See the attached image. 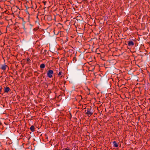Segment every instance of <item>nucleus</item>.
I'll return each mask as SVG.
<instances>
[{
  "mask_svg": "<svg viewBox=\"0 0 150 150\" xmlns=\"http://www.w3.org/2000/svg\"><path fill=\"white\" fill-rule=\"evenodd\" d=\"M18 17H19V15H18Z\"/></svg>",
  "mask_w": 150,
  "mask_h": 150,
  "instance_id": "obj_21",
  "label": "nucleus"
},
{
  "mask_svg": "<svg viewBox=\"0 0 150 150\" xmlns=\"http://www.w3.org/2000/svg\"><path fill=\"white\" fill-rule=\"evenodd\" d=\"M128 45L129 46H133L134 45V43L132 41H129L128 42Z\"/></svg>",
  "mask_w": 150,
  "mask_h": 150,
  "instance_id": "obj_7",
  "label": "nucleus"
},
{
  "mask_svg": "<svg viewBox=\"0 0 150 150\" xmlns=\"http://www.w3.org/2000/svg\"><path fill=\"white\" fill-rule=\"evenodd\" d=\"M53 73V71L51 69L49 70L47 72V76L50 78H52V74Z\"/></svg>",
  "mask_w": 150,
  "mask_h": 150,
  "instance_id": "obj_2",
  "label": "nucleus"
},
{
  "mask_svg": "<svg viewBox=\"0 0 150 150\" xmlns=\"http://www.w3.org/2000/svg\"><path fill=\"white\" fill-rule=\"evenodd\" d=\"M77 60V59H76V58L75 56L73 57V59L71 61V62L73 63H74Z\"/></svg>",
  "mask_w": 150,
  "mask_h": 150,
  "instance_id": "obj_10",
  "label": "nucleus"
},
{
  "mask_svg": "<svg viewBox=\"0 0 150 150\" xmlns=\"http://www.w3.org/2000/svg\"><path fill=\"white\" fill-rule=\"evenodd\" d=\"M44 5H45L46 3V2L45 1V2H44Z\"/></svg>",
  "mask_w": 150,
  "mask_h": 150,
  "instance_id": "obj_19",
  "label": "nucleus"
},
{
  "mask_svg": "<svg viewBox=\"0 0 150 150\" xmlns=\"http://www.w3.org/2000/svg\"><path fill=\"white\" fill-rule=\"evenodd\" d=\"M10 90V88L8 87H6L4 89V91L5 92H8Z\"/></svg>",
  "mask_w": 150,
  "mask_h": 150,
  "instance_id": "obj_12",
  "label": "nucleus"
},
{
  "mask_svg": "<svg viewBox=\"0 0 150 150\" xmlns=\"http://www.w3.org/2000/svg\"><path fill=\"white\" fill-rule=\"evenodd\" d=\"M40 68L42 69H44L45 67V64H41L40 66Z\"/></svg>",
  "mask_w": 150,
  "mask_h": 150,
  "instance_id": "obj_13",
  "label": "nucleus"
},
{
  "mask_svg": "<svg viewBox=\"0 0 150 150\" xmlns=\"http://www.w3.org/2000/svg\"><path fill=\"white\" fill-rule=\"evenodd\" d=\"M7 66L5 64H3L1 65V69L3 70H5Z\"/></svg>",
  "mask_w": 150,
  "mask_h": 150,
  "instance_id": "obj_9",
  "label": "nucleus"
},
{
  "mask_svg": "<svg viewBox=\"0 0 150 150\" xmlns=\"http://www.w3.org/2000/svg\"><path fill=\"white\" fill-rule=\"evenodd\" d=\"M22 136H20V138H19V139H22Z\"/></svg>",
  "mask_w": 150,
  "mask_h": 150,
  "instance_id": "obj_17",
  "label": "nucleus"
},
{
  "mask_svg": "<svg viewBox=\"0 0 150 150\" xmlns=\"http://www.w3.org/2000/svg\"><path fill=\"white\" fill-rule=\"evenodd\" d=\"M19 128H20L21 129V125H20L19 124Z\"/></svg>",
  "mask_w": 150,
  "mask_h": 150,
  "instance_id": "obj_20",
  "label": "nucleus"
},
{
  "mask_svg": "<svg viewBox=\"0 0 150 150\" xmlns=\"http://www.w3.org/2000/svg\"><path fill=\"white\" fill-rule=\"evenodd\" d=\"M54 33L55 35H58V36L59 37H60L61 35V31H59L57 33H56V30H54Z\"/></svg>",
  "mask_w": 150,
  "mask_h": 150,
  "instance_id": "obj_5",
  "label": "nucleus"
},
{
  "mask_svg": "<svg viewBox=\"0 0 150 150\" xmlns=\"http://www.w3.org/2000/svg\"><path fill=\"white\" fill-rule=\"evenodd\" d=\"M19 3H20V1H19Z\"/></svg>",
  "mask_w": 150,
  "mask_h": 150,
  "instance_id": "obj_22",
  "label": "nucleus"
},
{
  "mask_svg": "<svg viewBox=\"0 0 150 150\" xmlns=\"http://www.w3.org/2000/svg\"><path fill=\"white\" fill-rule=\"evenodd\" d=\"M62 71H60V72H59L58 74V75L59 76H60L62 75Z\"/></svg>",
  "mask_w": 150,
  "mask_h": 150,
  "instance_id": "obj_14",
  "label": "nucleus"
},
{
  "mask_svg": "<svg viewBox=\"0 0 150 150\" xmlns=\"http://www.w3.org/2000/svg\"><path fill=\"white\" fill-rule=\"evenodd\" d=\"M25 130V129L24 128V127H23V129H22L21 130V131H24Z\"/></svg>",
  "mask_w": 150,
  "mask_h": 150,
  "instance_id": "obj_16",
  "label": "nucleus"
},
{
  "mask_svg": "<svg viewBox=\"0 0 150 150\" xmlns=\"http://www.w3.org/2000/svg\"><path fill=\"white\" fill-rule=\"evenodd\" d=\"M30 129L32 132H34L35 131V127L33 126H31Z\"/></svg>",
  "mask_w": 150,
  "mask_h": 150,
  "instance_id": "obj_11",
  "label": "nucleus"
},
{
  "mask_svg": "<svg viewBox=\"0 0 150 150\" xmlns=\"http://www.w3.org/2000/svg\"><path fill=\"white\" fill-rule=\"evenodd\" d=\"M65 150H69V149L66 148L65 149Z\"/></svg>",
  "mask_w": 150,
  "mask_h": 150,
  "instance_id": "obj_18",
  "label": "nucleus"
},
{
  "mask_svg": "<svg viewBox=\"0 0 150 150\" xmlns=\"http://www.w3.org/2000/svg\"><path fill=\"white\" fill-rule=\"evenodd\" d=\"M18 22H16L15 24V26L14 29H15V30H16V32H17V31L18 30L17 29V28H18L17 27L18 26Z\"/></svg>",
  "mask_w": 150,
  "mask_h": 150,
  "instance_id": "obj_6",
  "label": "nucleus"
},
{
  "mask_svg": "<svg viewBox=\"0 0 150 150\" xmlns=\"http://www.w3.org/2000/svg\"><path fill=\"white\" fill-rule=\"evenodd\" d=\"M24 62L26 64H30L31 63V61L29 58L24 59Z\"/></svg>",
  "mask_w": 150,
  "mask_h": 150,
  "instance_id": "obj_4",
  "label": "nucleus"
},
{
  "mask_svg": "<svg viewBox=\"0 0 150 150\" xmlns=\"http://www.w3.org/2000/svg\"><path fill=\"white\" fill-rule=\"evenodd\" d=\"M112 143L113 144L114 147L116 148L118 147V145L115 141H114Z\"/></svg>",
  "mask_w": 150,
  "mask_h": 150,
  "instance_id": "obj_8",
  "label": "nucleus"
},
{
  "mask_svg": "<svg viewBox=\"0 0 150 150\" xmlns=\"http://www.w3.org/2000/svg\"><path fill=\"white\" fill-rule=\"evenodd\" d=\"M85 113L87 115L88 117H90L93 114V112L91 111L90 109L87 108L85 110Z\"/></svg>",
  "mask_w": 150,
  "mask_h": 150,
  "instance_id": "obj_1",
  "label": "nucleus"
},
{
  "mask_svg": "<svg viewBox=\"0 0 150 150\" xmlns=\"http://www.w3.org/2000/svg\"><path fill=\"white\" fill-rule=\"evenodd\" d=\"M19 22H21L23 24V28L24 29L25 28V21H24L23 18L20 17H19Z\"/></svg>",
  "mask_w": 150,
  "mask_h": 150,
  "instance_id": "obj_3",
  "label": "nucleus"
},
{
  "mask_svg": "<svg viewBox=\"0 0 150 150\" xmlns=\"http://www.w3.org/2000/svg\"><path fill=\"white\" fill-rule=\"evenodd\" d=\"M2 88L1 86H0V93H1V92L2 90Z\"/></svg>",
  "mask_w": 150,
  "mask_h": 150,
  "instance_id": "obj_15",
  "label": "nucleus"
}]
</instances>
